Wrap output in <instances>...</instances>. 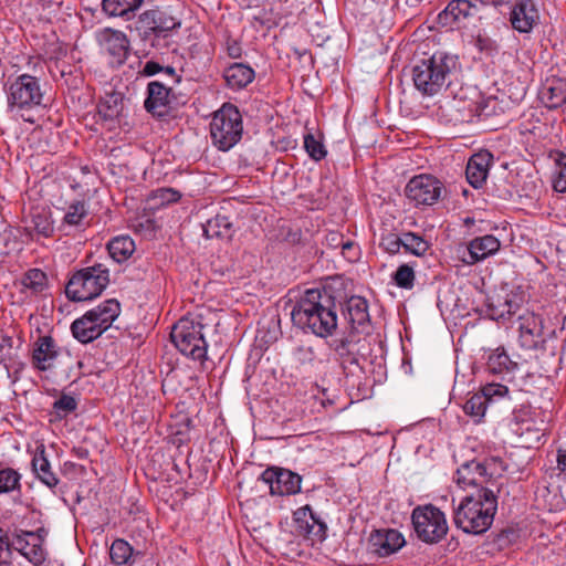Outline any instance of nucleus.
I'll use <instances>...</instances> for the list:
<instances>
[{
    "mask_svg": "<svg viewBox=\"0 0 566 566\" xmlns=\"http://www.w3.org/2000/svg\"><path fill=\"white\" fill-rule=\"evenodd\" d=\"M291 319L304 333L326 338L337 328L335 297L318 289L306 290L293 305Z\"/></svg>",
    "mask_w": 566,
    "mask_h": 566,
    "instance_id": "1",
    "label": "nucleus"
},
{
    "mask_svg": "<svg viewBox=\"0 0 566 566\" xmlns=\"http://www.w3.org/2000/svg\"><path fill=\"white\" fill-rule=\"evenodd\" d=\"M497 495L494 490L486 488L482 493L463 496L453 511L455 526L468 534L485 533L492 526L497 511Z\"/></svg>",
    "mask_w": 566,
    "mask_h": 566,
    "instance_id": "2",
    "label": "nucleus"
},
{
    "mask_svg": "<svg viewBox=\"0 0 566 566\" xmlns=\"http://www.w3.org/2000/svg\"><path fill=\"white\" fill-rule=\"evenodd\" d=\"M458 66L457 55L434 52L412 66L413 85L423 96H434L450 86Z\"/></svg>",
    "mask_w": 566,
    "mask_h": 566,
    "instance_id": "3",
    "label": "nucleus"
},
{
    "mask_svg": "<svg viewBox=\"0 0 566 566\" xmlns=\"http://www.w3.org/2000/svg\"><path fill=\"white\" fill-rule=\"evenodd\" d=\"M505 467L500 458H489L483 461L471 460L462 463L454 475L457 484L463 489L475 488L473 493H482L485 489L500 493Z\"/></svg>",
    "mask_w": 566,
    "mask_h": 566,
    "instance_id": "4",
    "label": "nucleus"
},
{
    "mask_svg": "<svg viewBox=\"0 0 566 566\" xmlns=\"http://www.w3.org/2000/svg\"><path fill=\"white\" fill-rule=\"evenodd\" d=\"M243 133L242 116L238 107L231 103H224L214 112L210 123V136L212 144L222 151H228L237 145Z\"/></svg>",
    "mask_w": 566,
    "mask_h": 566,
    "instance_id": "5",
    "label": "nucleus"
},
{
    "mask_svg": "<svg viewBox=\"0 0 566 566\" xmlns=\"http://www.w3.org/2000/svg\"><path fill=\"white\" fill-rule=\"evenodd\" d=\"M109 283V271L104 264L76 271L69 280L65 293L74 302L91 301L106 289Z\"/></svg>",
    "mask_w": 566,
    "mask_h": 566,
    "instance_id": "6",
    "label": "nucleus"
},
{
    "mask_svg": "<svg viewBox=\"0 0 566 566\" xmlns=\"http://www.w3.org/2000/svg\"><path fill=\"white\" fill-rule=\"evenodd\" d=\"M411 522L417 537L426 544L441 542L449 531L446 514L433 504L415 507Z\"/></svg>",
    "mask_w": 566,
    "mask_h": 566,
    "instance_id": "7",
    "label": "nucleus"
},
{
    "mask_svg": "<svg viewBox=\"0 0 566 566\" xmlns=\"http://www.w3.org/2000/svg\"><path fill=\"white\" fill-rule=\"evenodd\" d=\"M203 325L188 315L179 318V353L192 360L202 361L207 356Z\"/></svg>",
    "mask_w": 566,
    "mask_h": 566,
    "instance_id": "8",
    "label": "nucleus"
},
{
    "mask_svg": "<svg viewBox=\"0 0 566 566\" xmlns=\"http://www.w3.org/2000/svg\"><path fill=\"white\" fill-rule=\"evenodd\" d=\"M366 343L367 338L365 336H361L355 329H349L340 337L332 339L329 347L336 354L342 367L348 369L352 366H358L359 359L367 356Z\"/></svg>",
    "mask_w": 566,
    "mask_h": 566,
    "instance_id": "9",
    "label": "nucleus"
},
{
    "mask_svg": "<svg viewBox=\"0 0 566 566\" xmlns=\"http://www.w3.org/2000/svg\"><path fill=\"white\" fill-rule=\"evenodd\" d=\"M39 80L29 74L20 75L9 86L8 104L18 109H30L42 102Z\"/></svg>",
    "mask_w": 566,
    "mask_h": 566,
    "instance_id": "10",
    "label": "nucleus"
},
{
    "mask_svg": "<svg viewBox=\"0 0 566 566\" xmlns=\"http://www.w3.org/2000/svg\"><path fill=\"white\" fill-rule=\"evenodd\" d=\"M442 182L431 175L412 177L405 187L407 199L415 206H432L442 192Z\"/></svg>",
    "mask_w": 566,
    "mask_h": 566,
    "instance_id": "11",
    "label": "nucleus"
},
{
    "mask_svg": "<svg viewBox=\"0 0 566 566\" xmlns=\"http://www.w3.org/2000/svg\"><path fill=\"white\" fill-rule=\"evenodd\" d=\"M260 480L269 485L272 495L283 496L301 492L302 476L284 468H268L262 472Z\"/></svg>",
    "mask_w": 566,
    "mask_h": 566,
    "instance_id": "12",
    "label": "nucleus"
},
{
    "mask_svg": "<svg viewBox=\"0 0 566 566\" xmlns=\"http://www.w3.org/2000/svg\"><path fill=\"white\" fill-rule=\"evenodd\" d=\"M138 22L140 28L144 29L145 38L150 35L166 38L177 27L172 11H168L163 7L144 11L139 15Z\"/></svg>",
    "mask_w": 566,
    "mask_h": 566,
    "instance_id": "13",
    "label": "nucleus"
},
{
    "mask_svg": "<svg viewBox=\"0 0 566 566\" xmlns=\"http://www.w3.org/2000/svg\"><path fill=\"white\" fill-rule=\"evenodd\" d=\"M369 548L378 557H388L396 554L406 545L403 535L395 528H379L370 533Z\"/></svg>",
    "mask_w": 566,
    "mask_h": 566,
    "instance_id": "14",
    "label": "nucleus"
},
{
    "mask_svg": "<svg viewBox=\"0 0 566 566\" xmlns=\"http://www.w3.org/2000/svg\"><path fill=\"white\" fill-rule=\"evenodd\" d=\"M518 321V343L524 349H536L543 338V319L539 315L525 311L517 316Z\"/></svg>",
    "mask_w": 566,
    "mask_h": 566,
    "instance_id": "15",
    "label": "nucleus"
},
{
    "mask_svg": "<svg viewBox=\"0 0 566 566\" xmlns=\"http://www.w3.org/2000/svg\"><path fill=\"white\" fill-rule=\"evenodd\" d=\"M295 533L312 539H323L326 533V524L313 512L310 505L298 507L293 513Z\"/></svg>",
    "mask_w": 566,
    "mask_h": 566,
    "instance_id": "16",
    "label": "nucleus"
},
{
    "mask_svg": "<svg viewBox=\"0 0 566 566\" xmlns=\"http://www.w3.org/2000/svg\"><path fill=\"white\" fill-rule=\"evenodd\" d=\"M510 23L518 33H530L539 22V11L534 0H516L511 8Z\"/></svg>",
    "mask_w": 566,
    "mask_h": 566,
    "instance_id": "17",
    "label": "nucleus"
},
{
    "mask_svg": "<svg viewBox=\"0 0 566 566\" xmlns=\"http://www.w3.org/2000/svg\"><path fill=\"white\" fill-rule=\"evenodd\" d=\"M478 13L476 4L470 0H452L438 14V23L443 28H460L465 20Z\"/></svg>",
    "mask_w": 566,
    "mask_h": 566,
    "instance_id": "18",
    "label": "nucleus"
},
{
    "mask_svg": "<svg viewBox=\"0 0 566 566\" xmlns=\"http://www.w3.org/2000/svg\"><path fill=\"white\" fill-rule=\"evenodd\" d=\"M60 355L55 339L50 335L39 336L33 343L31 361L35 369L46 371L54 367Z\"/></svg>",
    "mask_w": 566,
    "mask_h": 566,
    "instance_id": "19",
    "label": "nucleus"
},
{
    "mask_svg": "<svg viewBox=\"0 0 566 566\" xmlns=\"http://www.w3.org/2000/svg\"><path fill=\"white\" fill-rule=\"evenodd\" d=\"M493 159V155L486 149H482L469 158L465 177L473 188L479 189L485 184Z\"/></svg>",
    "mask_w": 566,
    "mask_h": 566,
    "instance_id": "20",
    "label": "nucleus"
},
{
    "mask_svg": "<svg viewBox=\"0 0 566 566\" xmlns=\"http://www.w3.org/2000/svg\"><path fill=\"white\" fill-rule=\"evenodd\" d=\"M500 248L501 242L493 234L476 237L469 241L467 245L468 256L463 258V262L469 265H473L494 255Z\"/></svg>",
    "mask_w": 566,
    "mask_h": 566,
    "instance_id": "21",
    "label": "nucleus"
},
{
    "mask_svg": "<svg viewBox=\"0 0 566 566\" xmlns=\"http://www.w3.org/2000/svg\"><path fill=\"white\" fill-rule=\"evenodd\" d=\"M14 551L19 552L28 562L34 566H41L45 563L48 552L41 547L30 536L24 535V530L13 531V543H11Z\"/></svg>",
    "mask_w": 566,
    "mask_h": 566,
    "instance_id": "22",
    "label": "nucleus"
},
{
    "mask_svg": "<svg viewBox=\"0 0 566 566\" xmlns=\"http://www.w3.org/2000/svg\"><path fill=\"white\" fill-rule=\"evenodd\" d=\"M167 218L168 220H165L164 216L154 214L151 217L147 213H143L130 220V228L142 237L151 239L156 235L157 231L165 227L169 229L174 228V210H171V213L167 214Z\"/></svg>",
    "mask_w": 566,
    "mask_h": 566,
    "instance_id": "23",
    "label": "nucleus"
},
{
    "mask_svg": "<svg viewBox=\"0 0 566 566\" xmlns=\"http://www.w3.org/2000/svg\"><path fill=\"white\" fill-rule=\"evenodd\" d=\"M148 96L145 99V108L154 116L164 118L169 114V94L171 88L158 81H153L147 86Z\"/></svg>",
    "mask_w": 566,
    "mask_h": 566,
    "instance_id": "24",
    "label": "nucleus"
},
{
    "mask_svg": "<svg viewBox=\"0 0 566 566\" xmlns=\"http://www.w3.org/2000/svg\"><path fill=\"white\" fill-rule=\"evenodd\" d=\"M102 43L114 63L120 65L126 61L129 51V40L124 32L105 29L102 32Z\"/></svg>",
    "mask_w": 566,
    "mask_h": 566,
    "instance_id": "25",
    "label": "nucleus"
},
{
    "mask_svg": "<svg viewBox=\"0 0 566 566\" xmlns=\"http://www.w3.org/2000/svg\"><path fill=\"white\" fill-rule=\"evenodd\" d=\"M343 315L349 325V329L357 331L369 322L368 304L364 297L352 296L343 305Z\"/></svg>",
    "mask_w": 566,
    "mask_h": 566,
    "instance_id": "26",
    "label": "nucleus"
},
{
    "mask_svg": "<svg viewBox=\"0 0 566 566\" xmlns=\"http://www.w3.org/2000/svg\"><path fill=\"white\" fill-rule=\"evenodd\" d=\"M31 467L36 479L49 489H53L59 484L60 480L52 470L51 463L45 454L44 446L36 448L31 461Z\"/></svg>",
    "mask_w": 566,
    "mask_h": 566,
    "instance_id": "27",
    "label": "nucleus"
},
{
    "mask_svg": "<svg viewBox=\"0 0 566 566\" xmlns=\"http://www.w3.org/2000/svg\"><path fill=\"white\" fill-rule=\"evenodd\" d=\"M85 313L91 315V318L97 324V326L106 332L112 326L113 322L119 316L120 304L116 298H109Z\"/></svg>",
    "mask_w": 566,
    "mask_h": 566,
    "instance_id": "28",
    "label": "nucleus"
},
{
    "mask_svg": "<svg viewBox=\"0 0 566 566\" xmlns=\"http://www.w3.org/2000/svg\"><path fill=\"white\" fill-rule=\"evenodd\" d=\"M177 201V191L174 188H159L151 191L146 199V209L151 211L153 214L157 212L165 211L161 216L165 217V220H168L167 214L171 213V210L175 211L174 205Z\"/></svg>",
    "mask_w": 566,
    "mask_h": 566,
    "instance_id": "29",
    "label": "nucleus"
},
{
    "mask_svg": "<svg viewBox=\"0 0 566 566\" xmlns=\"http://www.w3.org/2000/svg\"><path fill=\"white\" fill-rule=\"evenodd\" d=\"M255 77L254 70L244 63H232L223 71V78L228 87L241 90L247 87Z\"/></svg>",
    "mask_w": 566,
    "mask_h": 566,
    "instance_id": "30",
    "label": "nucleus"
},
{
    "mask_svg": "<svg viewBox=\"0 0 566 566\" xmlns=\"http://www.w3.org/2000/svg\"><path fill=\"white\" fill-rule=\"evenodd\" d=\"M73 337L82 344H88L97 339L103 333V328L91 318V315L84 313L71 324Z\"/></svg>",
    "mask_w": 566,
    "mask_h": 566,
    "instance_id": "31",
    "label": "nucleus"
},
{
    "mask_svg": "<svg viewBox=\"0 0 566 566\" xmlns=\"http://www.w3.org/2000/svg\"><path fill=\"white\" fill-rule=\"evenodd\" d=\"M27 230L44 238L51 237L54 232V226L50 209L32 208L29 214Z\"/></svg>",
    "mask_w": 566,
    "mask_h": 566,
    "instance_id": "32",
    "label": "nucleus"
},
{
    "mask_svg": "<svg viewBox=\"0 0 566 566\" xmlns=\"http://www.w3.org/2000/svg\"><path fill=\"white\" fill-rule=\"evenodd\" d=\"M123 94L119 92H106L97 105L98 115L106 122H113L123 112Z\"/></svg>",
    "mask_w": 566,
    "mask_h": 566,
    "instance_id": "33",
    "label": "nucleus"
},
{
    "mask_svg": "<svg viewBox=\"0 0 566 566\" xmlns=\"http://www.w3.org/2000/svg\"><path fill=\"white\" fill-rule=\"evenodd\" d=\"M518 365L513 361L504 349L497 348L488 359V369L495 375H503L504 379H511Z\"/></svg>",
    "mask_w": 566,
    "mask_h": 566,
    "instance_id": "34",
    "label": "nucleus"
},
{
    "mask_svg": "<svg viewBox=\"0 0 566 566\" xmlns=\"http://www.w3.org/2000/svg\"><path fill=\"white\" fill-rule=\"evenodd\" d=\"M203 234L208 239L217 238L221 240H230L234 233L233 224L228 217L217 214L209 219L203 226Z\"/></svg>",
    "mask_w": 566,
    "mask_h": 566,
    "instance_id": "35",
    "label": "nucleus"
},
{
    "mask_svg": "<svg viewBox=\"0 0 566 566\" xmlns=\"http://www.w3.org/2000/svg\"><path fill=\"white\" fill-rule=\"evenodd\" d=\"M109 256L117 263L126 261L135 251V243L128 235H119L107 243Z\"/></svg>",
    "mask_w": 566,
    "mask_h": 566,
    "instance_id": "36",
    "label": "nucleus"
},
{
    "mask_svg": "<svg viewBox=\"0 0 566 566\" xmlns=\"http://www.w3.org/2000/svg\"><path fill=\"white\" fill-rule=\"evenodd\" d=\"M144 0H102V9L109 17H126L134 13Z\"/></svg>",
    "mask_w": 566,
    "mask_h": 566,
    "instance_id": "37",
    "label": "nucleus"
},
{
    "mask_svg": "<svg viewBox=\"0 0 566 566\" xmlns=\"http://www.w3.org/2000/svg\"><path fill=\"white\" fill-rule=\"evenodd\" d=\"M542 102L549 109H556L566 103V88L563 83L545 85L541 92Z\"/></svg>",
    "mask_w": 566,
    "mask_h": 566,
    "instance_id": "38",
    "label": "nucleus"
},
{
    "mask_svg": "<svg viewBox=\"0 0 566 566\" xmlns=\"http://www.w3.org/2000/svg\"><path fill=\"white\" fill-rule=\"evenodd\" d=\"M77 408V401L74 397L63 394L57 400L53 402L52 411L50 412V421H60L65 419L70 413Z\"/></svg>",
    "mask_w": 566,
    "mask_h": 566,
    "instance_id": "39",
    "label": "nucleus"
},
{
    "mask_svg": "<svg viewBox=\"0 0 566 566\" xmlns=\"http://www.w3.org/2000/svg\"><path fill=\"white\" fill-rule=\"evenodd\" d=\"M402 248L416 256H423L430 249V243L420 234L408 231L402 233Z\"/></svg>",
    "mask_w": 566,
    "mask_h": 566,
    "instance_id": "40",
    "label": "nucleus"
},
{
    "mask_svg": "<svg viewBox=\"0 0 566 566\" xmlns=\"http://www.w3.org/2000/svg\"><path fill=\"white\" fill-rule=\"evenodd\" d=\"M551 157L555 163L553 188L557 192H566V154L555 151Z\"/></svg>",
    "mask_w": 566,
    "mask_h": 566,
    "instance_id": "41",
    "label": "nucleus"
},
{
    "mask_svg": "<svg viewBox=\"0 0 566 566\" xmlns=\"http://www.w3.org/2000/svg\"><path fill=\"white\" fill-rule=\"evenodd\" d=\"M22 284L28 290L38 294L43 292L48 286L46 274L40 269L29 270L22 277Z\"/></svg>",
    "mask_w": 566,
    "mask_h": 566,
    "instance_id": "42",
    "label": "nucleus"
},
{
    "mask_svg": "<svg viewBox=\"0 0 566 566\" xmlns=\"http://www.w3.org/2000/svg\"><path fill=\"white\" fill-rule=\"evenodd\" d=\"M21 474L12 468L0 469V494L20 491Z\"/></svg>",
    "mask_w": 566,
    "mask_h": 566,
    "instance_id": "43",
    "label": "nucleus"
},
{
    "mask_svg": "<svg viewBox=\"0 0 566 566\" xmlns=\"http://www.w3.org/2000/svg\"><path fill=\"white\" fill-rule=\"evenodd\" d=\"M486 398L480 392L472 395L463 405V411L480 421L486 410Z\"/></svg>",
    "mask_w": 566,
    "mask_h": 566,
    "instance_id": "44",
    "label": "nucleus"
},
{
    "mask_svg": "<svg viewBox=\"0 0 566 566\" xmlns=\"http://www.w3.org/2000/svg\"><path fill=\"white\" fill-rule=\"evenodd\" d=\"M394 283L403 290H411L415 286L416 274L413 268L407 263L401 264L392 273Z\"/></svg>",
    "mask_w": 566,
    "mask_h": 566,
    "instance_id": "45",
    "label": "nucleus"
},
{
    "mask_svg": "<svg viewBox=\"0 0 566 566\" xmlns=\"http://www.w3.org/2000/svg\"><path fill=\"white\" fill-rule=\"evenodd\" d=\"M304 148L314 161H321L327 155V150L321 138L316 137L312 133L304 135Z\"/></svg>",
    "mask_w": 566,
    "mask_h": 566,
    "instance_id": "46",
    "label": "nucleus"
},
{
    "mask_svg": "<svg viewBox=\"0 0 566 566\" xmlns=\"http://www.w3.org/2000/svg\"><path fill=\"white\" fill-rule=\"evenodd\" d=\"M133 548L124 539H116L113 542L109 556L113 563L117 565H124L128 562L132 556Z\"/></svg>",
    "mask_w": 566,
    "mask_h": 566,
    "instance_id": "47",
    "label": "nucleus"
},
{
    "mask_svg": "<svg viewBox=\"0 0 566 566\" xmlns=\"http://www.w3.org/2000/svg\"><path fill=\"white\" fill-rule=\"evenodd\" d=\"M87 213L84 201H75L69 206L64 222L69 226H78Z\"/></svg>",
    "mask_w": 566,
    "mask_h": 566,
    "instance_id": "48",
    "label": "nucleus"
},
{
    "mask_svg": "<svg viewBox=\"0 0 566 566\" xmlns=\"http://www.w3.org/2000/svg\"><path fill=\"white\" fill-rule=\"evenodd\" d=\"M157 495L164 505L168 506L171 512L175 511L177 505V499L175 497V491L169 480L160 481L157 488Z\"/></svg>",
    "mask_w": 566,
    "mask_h": 566,
    "instance_id": "49",
    "label": "nucleus"
},
{
    "mask_svg": "<svg viewBox=\"0 0 566 566\" xmlns=\"http://www.w3.org/2000/svg\"><path fill=\"white\" fill-rule=\"evenodd\" d=\"M13 532L7 533L0 528V566H8L13 549Z\"/></svg>",
    "mask_w": 566,
    "mask_h": 566,
    "instance_id": "50",
    "label": "nucleus"
},
{
    "mask_svg": "<svg viewBox=\"0 0 566 566\" xmlns=\"http://www.w3.org/2000/svg\"><path fill=\"white\" fill-rule=\"evenodd\" d=\"M402 244V234L398 235L396 233H387L386 235L381 237L379 247L387 253L394 255L399 253Z\"/></svg>",
    "mask_w": 566,
    "mask_h": 566,
    "instance_id": "51",
    "label": "nucleus"
},
{
    "mask_svg": "<svg viewBox=\"0 0 566 566\" xmlns=\"http://www.w3.org/2000/svg\"><path fill=\"white\" fill-rule=\"evenodd\" d=\"M505 310L506 307L503 306V300L497 298L496 302L492 301L488 303L485 314L493 321H505L507 319Z\"/></svg>",
    "mask_w": 566,
    "mask_h": 566,
    "instance_id": "52",
    "label": "nucleus"
},
{
    "mask_svg": "<svg viewBox=\"0 0 566 566\" xmlns=\"http://www.w3.org/2000/svg\"><path fill=\"white\" fill-rule=\"evenodd\" d=\"M481 394L486 398L488 402H491L495 398L505 397L509 394V389L501 384H488L482 388Z\"/></svg>",
    "mask_w": 566,
    "mask_h": 566,
    "instance_id": "53",
    "label": "nucleus"
},
{
    "mask_svg": "<svg viewBox=\"0 0 566 566\" xmlns=\"http://www.w3.org/2000/svg\"><path fill=\"white\" fill-rule=\"evenodd\" d=\"M295 357L302 365H312L316 359L314 348L304 345H301L295 349Z\"/></svg>",
    "mask_w": 566,
    "mask_h": 566,
    "instance_id": "54",
    "label": "nucleus"
},
{
    "mask_svg": "<svg viewBox=\"0 0 566 566\" xmlns=\"http://www.w3.org/2000/svg\"><path fill=\"white\" fill-rule=\"evenodd\" d=\"M342 254L347 261L355 262L360 256V249L354 241L346 240L342 247Z\"/></svg>",
    "mask_w": 566,
    "mask_h": 566,
    "instance_id": "55",
    "label": "nucleus"
},
{
    "mask_svg": "<svg viewBox=\"0 0 566 566\" xmlns=\"http://www.w3.org/2000/svg\"><path fill=\"white\" fill-rule=\"evenodd\" d=\"M226 51L231 59H240L242 56V46L239 40L227 35L226 38Z\"/></svg>",
    "mask_w": 566,
    "mask_h": 566,
    "instance_id": "56",
    "label": "nucleus"
},
{
    "mask_svg": "<svg viewBox=\"0 0 566 566\" xmlns=\"http://www.w3.org/2000/svg\"><path fill=\"white\" fill-rule=\"evenodd\" d=\"M556 469L566 479V439L560 441L556 450Z\"/></svg>",
    "mask_w": 566,
    "mask_h": 566,
    "instance_id": "57",
    "label": "nucleus"
},
{
    "mask_svg": "<svg viewBox=\"0 0 566 566\" xmlns=\"http://www.w3.org/2000/svg\"><path fill=\"white\" fill-rule=\"evenodd\" d=\"M503 306L506 307V310H505L506 317H507V319H510L521 308V302L517 300L516 295H512V296H507L503 300Z\"/></svg>",
    "mask_w": 566,
    "mask_h": 566,
    "instance_id": "58",
    "label": "nucleus"
},
{
    "mask_svg": "<svg viewBox=\"0 0 566 566\" xmlns=\"http://www.w3.org/2000/svg\"><path fill=\"white\" fill-rule=\"evenodd\" d=\"M182 427L186 428V431H189L191 428H193L192 419L188 416L180 417L179 416V447L185 442L188 441L190 438L185 437V431L181 429Z\"/></svg>",
    "mask_w": 566,
    "mask_h": 566,
    "instance_id": "59",
    "label": "nucleus"
},
{
    "mask_svg": "<svg viewBox=\"0 0 566 566\" xmlns=\"http://www.w3.org/2000/svg\"><path fill=\"white\" fill-rule=\"evenodd\" d=\"M49 532L44 527H39L36 531H24V535L30 536L41 547H44V542Z\"/></svg>",
    "mask_w": 566,
    "mask_h": 566,
    "instance_id": "60",
    "label": "nucleus"
},
{
    "mask_svg": "<svg viewBox=\"0 0 566 566\" xmlns=\"http://www.w3.org/2000/svg\"><path fill=\"white\" fill-rule=\"evenodd\" d=\"M345 241L346 240L344 239L343 234L339 232H329L326 235V243L328 247H331L333 249H338V248L342 249Z\"/></svg>",
    "mask_w": 566,
    "mask_h": 566,
    "instance_id": "61",
    "label": "nucleus"
},
{
    "mask_svg": "<svg viewBox=\"0 0 566 566\" xmlns=\"http://www.w3.org/2000/svg\"><path fill=\"white\" fill-rule=\"evenodd\" d=\"M165 359V364L168 366V370H167V374H166V378L164 379L163 381V387L165 388L166 386H168L169 382H174V364H172V355H170L168 352L165 353L164 357Z\"/></svg>",
    "mask_w": 566,
    "mask_h": 566,
    "instance_id": "62",
    "label": "nucleus"
},
{
    "mask_svg": "<svg viewBox=\"0 0 566 566\" xmlns=\"http://www.w3.org/2000/svg\"><path fill=\"white\" fill-rule=\"evenodd\" d=\"M164 70V66H161L158 62L155 61H147L143 67V70L139 72L144 76H153Z\"/></svg>",
    "mask_w": 566,
    "mask_h": 566,
    "instance_id": "63",
    "label": "nucleus"
},
{
    "mask_svg": "<svg viewBox=\"0 0 566 566\" xmlns=\"http://www.w3.org/2000/svg\"><path fill=\"white\" fill-rule=\"evenodd\" d=\"M516 537H517L516 531H514L513 528H506L499 533L496 541L500 545H503V544L512 543L513 541H515Z\"/></svg>",
    "mask_w": 566,
    "mask_h": 566,
    "instance_id": "64",
    "label": "nucleus"
}]
</instances>
